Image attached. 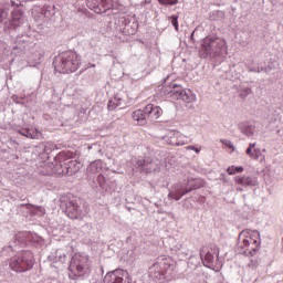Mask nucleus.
<instances>
[{
    "instance_id": "obj_25",
    "label": "nucleus",
    "mask_w": 283,
    "mask_h": 283,
    "mask_svg": "<svg viewBox=\"0 0 283 283\" xmlns=\"http://www.w3.org/2000/svg\"><path fill=\"white\" fill-rule=\"evenodd\" d=\"M124 106L125 99H123L120 95H115L111 101H108L107 105L109 112H114V109H116L117 107H120V109H123Z\"/></svg>"
},
{
    "instance_id": "obj_36",
    "label": "nucleus",
    "mask_w": 283,
    "mask_h": 283,
    "mask_svg": "<svg viewBox=\"0 0 283 283\" xmlns=\"http://www.w3.org/2000/svg\"><path fill=\"white\" fill-rule=\"evenodd\" d=\"M261 156H262V150L260 148H254L252 160H260Z\"/></svg>"
},
{
    "instance_id": "obj_1",
    "label": "nucleus",
    "mask_w": 283,
    "mask_h": 283,
    "mask_svg": "<svg viewBox=\"0 0 283 283\" xmlns=\"http://www.w3.org/2000/svg\"><path fill=\"white\" fill-rule=\"evenodd\" d=\"M81 163L70 158L67 153H59L54 157L53 161H44L43 169L41 170L42 176H74L81 171Z\"/></svg>"
},
{
    "instance_id": "obj_20",
    "label": "nucleus",
    "mask_w": 283,
    "mask_h": 283,
    "mask_svg": "<svg viewBox=\"0 0 283 283\" xmlns=\"http://www.w3.org/2000/svg\"><path fill=\"white\" fill-rule=\"evenodd\" d=\"M50 262H61V264H65L67 262V254L65 253V250L57 249L48 256Z\"/></svg>"
},
{
    "instance_id": "obj_34",
    "label": "nucleus",
    "mask_w": 283,
    "mask_h": 283,
    "mask_svg": "<svg viewBox=\"0 0 283 283\" xmlns=\"http://www.w3.org/2000/svg\"><path fill=\"white\" fill-rule=\"evenodd\" d=\"M220 143H222V145H224L226 147H229V149H232V151H235V146L233 145V143H231V140L221 139Z\"/></svg>"
},
{
    "instance_id": "obj_12",
    "label": "nucleus",
    "mask_w": 283,
    "mask_h": 283,
    "mask_svg": "<svg viewBox=\"0 0 283 283\" xmlns=\"http://www.w3.org/2000/svg\"><path fill=\"white\" fill-rule=\"evenodd\" d=\"M103 283H132L129 273L125 270L117 269L111 272H107L103 279Z\"/></svg>"
},
{
    "instance_id": "obj_14",
    "label": "nucleus",
    "mask_w": 283,
    "mask_h": 283,
    "mask_svg": "<svg viewBox=\"0 0 283 283\" xmlns=\"http://www.w3.org/2000/svg\"><path fill=\"white\" fill-rule=\"evenodd\" d=\"M87 7L90 10H94L96 14H105L108 10L114 9V0H91Z\"/></svg>"
},
{
    "instance_id": "obj_40",
    "label": "nucleus",
    "mask_w": 283,
    "mask_h": 283,
    "mask_svg": "<svg viewBox=\"0 0 283 283\" xmlns=\"http://www.w3.org/2000/svg\"><path fill=\"white\" fill-rule=\"evenodd\" d=\"M186 149H190L191 151H196L198 154L199 151H201L202 148H198L196 146H187Z\"/></svg>"
},
{
    "instance_id": "obj_4",
    "label": "nucleus",
    "mask_w": 283,
    "mask_h": 283,
    "mask_svg": "<svg viewBox=\"0 0 283 283\" xmlns=\"http://www.w3.org/2000/svg\"><path fill=\"white\" fill-rule=\"evenodd\" d=\"M260 244H262V240H260V232L258 230H243L239 234V242L237 247L242 255L253 258V255H256Z\"/></svg>"
},
{
    "instance_id": "obj_44",
    "label": "nucleus",
    "mask_w": 283,
    "mask_h": 283,
    "mask_svg": "<svg viewBox=\"0 0 283 283\" xmlns=\"http://www.w3.org/2000/svg\"><path fill=\"white\" fill-rule=\"evenodd\" d=\"M19 238H23V234L15 235V240H19Z\"/></svg>"
},
{
    "instance_id": "obj_27",
    "label": "nucleus",
    "mask_w": 283,
    "mask_h": 283,
    "mask_svg": "<svg viewBox=\"0 0 283 283\" xmlns=\"http://www.w3.org/2000/svg\"><path fill=\"white\" fill-rule=\"evenodd\" d=\"M12 101H13V103H17L18 105H25L27 107H28V105H30V103H32V99L28 96L19 97L18 95H13Z\"/></svg>"
},
{
    "instance_id": "obj_13",
    "label": "nucleus",
    "mask_w": 283,
    "mask_h": 283,
    "mask_svg": "<svg viewBox=\"0 0 283 283\" xmlns=\"http://www.w3.org/2000/svg\"><path fill=\"white\" fill-rule=\"evenodd\" d=\"M195 182L196 181L193 179H190L187 182L177 185L175 190L169 192V198H172V200H180L182 196H187L190 191L198 189V186H195Z\"/></svg>"
},
{
    "instance_id": "obj_11",
    "label": "nucleus",
    "mask_w": 283,
    "mask_h": 283,
    "mask_svg": "<svg viewBox=\"0 0 283 283\" xmlns=\"http://www.w3.org/2000/svg\"><path fill=\"white\" fill-rule=\"evenodd\" d=\"M11 6L14 8L11 13V20L9 21V24L4 25V28H12L13 30H17V28H21L23 23H25V14L23 13V10L19 8V3L11 1Z\"/></svg>"
},
{
    "instance_id": "obj_6",
    "label": "nucleus",
    "mask_w": 283,
    "mask_h": 283,
    "mask_svg": "<svg viewBox=\"0 0 283 283\" xmlns=\"http://www.w3.org/2000/svg\"><path fill=\"white\" fill-rule=\"evenodd\" d=\"M53 65L60 74H72L81 67V55L74 51H65L55 57Z\"/></svg>"
},
{
    "instance_id": "obj_29",
    "label": "nucleus",
    "mask_w": 283,
    "mask_h": 283,
    "mask_svg": "<svg viewBox=\"0 0 283 283\" xmlns=\"http://www.w3.org/2000/svg\"><path fill=\"white\" fill-rule=\"evenodd\" d=\"M97 182L102 189H107V179H105V176L103 174H99L97 176Z\"/></svg>"
},
{
    "instance_id": "obj_22",
    "label": "nucleus",
    "mask_w": 283,
    "mask_h": 283,
    "mask_svg": "<svg viewBox=\"0 0 283 283\" xmlns=\"http://www.w3.org/2000/svg\"><path fill=\"white\" fill-rule=\"evenodd\" d=\"M239 130L241 132V134H243V136L251 138L255 136V124L251 122L239 124Z\"/></svg>"
},
{
    "instance_id": "obj_42",
    "label": "nucleus",
    "mask_w": 283,
    "mask_h": 283,
    "mask_svg": "<svg viewBox=\"0 0 283 283\" xmlns=\"http://www.w3.org/2000/svg\"><path fill=\"white\" fill-rule=\"evenodd\" d=\"M249 266H250V269H255L258 266V262L251 260L250 263H249Z\"/></svg>"
},
{
    "instance_id": "obj_10",
    "label": "nucleus",
    "mask_w": 283,
    "mask_h": 283,
    "mask_svg": "<svg viewBox=\"0 0 283 283\" xmlns=\"http://www.w3.org/2000/svg\"><path fill=\"white\" fill-rule=\"evenodd\" d=\"M168 96L172 101H184V103L196 102V94L191 90H184L181 86L176 84L170 85V91H168Z\"/></svg>"
},
{
    "instance_id": "obj_17",
    "label": "nucleus",
    "mask_w": 283,
    "mask_h": 283,
    "mask_svg": "<svg viewBox=\"0 0 283 283\" xmlns=\"http://www.w3.org/2000/svg\"><path fill=\"white\" fill-rule=\"evenodd\" d=\"M146 112V116L149 120H156L163 116V108L160 106H155L154 104H148L144 108Z\"/></svg>"
},
{
    "instance_id": "obj_39",
    "label": "nucleus",
    "mask_w": 283,
    "mask_h": 283,
    "mask_svg": "<svg viewBox=\"0 0 283 283\" xmlns=\"http://www.w3.org/2000/svg\"><path fill=\"white\" fill-rule=\"evenodd\" d=\"M227 172L229 176H235V166L228 167Z\"/></svg>"
},
{
    "instance_id": "obj_19",
    "label": "nucleus",
    "mask_w": 283,
    "mask_h": 283,
    "mask_svg": "<svg viewBox=\"0 0 283 283\" xmlns=\"http://www.w3.org/2000/svg\"><path fill=\"white\" fill-rule=\"evenodd\" d=\"M102 171H103V160L101 159L92 161L86 168V174L88 178H94L96 174H101Z\"/></svg>"
},
{
    "instance_id": "obj_38",
    "label": "nucleus",
    "mask_w": 283,
    "mask_h": 283,
    "mask_svg": "<svg viewBox=\"0 0 283 283\" xmlns=\"http://www.w3.org/2000/svg\"><path fill=\"white\" fill-rule=\"evenodd\" d=\"M4 52H6V43L0 42V59H3Z\"/></svg>"
},
{
    "instance_id": "obj_33",
    "label": "nucleus",
    "mask_w": 283,
    "mask_h": 283,
    "mask_svg": "<svg viewBox=\"0 0 283 283\" xmlns=\"http://www.w3.org/2000/svg\"><path fill=\"white\" fill-rule=\"evenodd\" d=\"M249 72H255L256 74H260V72H266V67L264 66H249Z\"/></svg>"
},
{
    "instance_id": "obj_9",
    "label": "nucleus",
    "mask_w": 283,
    "mask_h": 283,
    "mask_svg": "<svg viewBox=\"0 0 283 283\" xmlns=\"http://www.w3.org/2000/svg\"><path fill=\"white\" fill-rule=\"evenodd\" d=\"M70 271L75 277H83L90 273V256L85 253H76L71 260Z\"/></svg>"
},
{
    "instance_id": "obj_41",
    "label": "nucleus",
    "mask_w": 283,
    "mask_h": 283,
    "mask_svg": "<svg viewBox=\"0 0 283 283\" xmlns=\"http://www.w3.org/2000/svg\"><path fill=\"white\" fill-rule=\"evenodd\" d=\"M234 171L235 174H242V171H244V168L242 166H234Z\"/></svg>"
},
{
    "instance_id": "obj_2",
    "label": "nucleus",
    "mask_w": 283,
    "mask_h": 283,
    "mask_svg": "<svg viewBox=\"0 0 283 283\" xmlns=\"http://www.w3.org/2000/svg\"><path fill=\"white\" fill-rule=\"evenodd\" d=\"M176 261L171 256H159L149 268V276L155 283L171 282L176 275Z\"/></svg>"
},
{
    "instance_id": "obj_31",
    "label": "nucleus",
    "mask_w": 283,
    "mask_h": 283,
    "mask_svg": "<svg viewBox=\"0 0 283 283\" xmlns=\"http://www.w3.org/2000/svg\"><path fill=\"white\" fill-rule=\"evenodd\" d=\"M255 146H256L255 143H250L249 144V146H248V148L245 150V154H247V156H249V158H253Z\"/></svg>"
},
{
    "instance_id": "obj_46",
    "label": "nucleus",
    "mask_w": 283,
    "mask_h": 283,
    "mask_svg": "<svg viewBox=\"0 0 283 283\" xmlns=\"http://www.w3.org/2000/svg\"><path fill=\"white\" fill-rule=\"evenodd\" d=\"M238 189V191H242V188H237Z\"/></svg>"
},
{
    "instance_id": "obj_3",
    "label": "nucleus",
    "mask_w": 283,
    "mask_h": 283,
    "mask_svg": "<svg viewBox=\"0 0 283 283\" xmlns=\"http://www.w3.org/2000/svg\"><path fill=\"white\" fill-rule=\"evenodd\" d=\"M60 209L63 213H66L67 218L71 220H78L87 213V208H85V201L72 193L62 195L60 197Z\"/></svg>"
},
{
    "instance_id": "obj_24",
    "label": "nucleus",
    "mask_w": 283,
    "mask_h": 283,
    "mask_svg": "<svg viewBox=\"0 0 283 283\" xmlns=\"http://www.w3.org/2000/svg\"><path fill=\"white\" fill-rule=\"evenodd\" d=\"M132 118L133 120H135V123H137V125H140L142 127H145V125H147L148 118L145 108L133 112Z\"/></svg>"
},
{
    "instance_id": "obj_16",
    "label": "nucleus",
    "mask_w": 283,
    "mask_h": 283,
    "mask_svg": "<svg viewBox=\"0 0 283 283\" xmlns=\"http://www.w3.org/2000/svg\"><path fill=\"white\" fill-rule=\"evenodd\" d=\"M135 167L146 174H151V171H156V169H158V165L149 157L137 159Z\"/></svg>"
},
{
    "instance_id": "obj_23",
    "label": "nucleus",
    "mask_w": 283,
    "mask_h": 283,
    "mask_svg": "<svg viewBox=\"0 0 283 283\" xmlns=\"http://www.w3.org/2000/svg\"><path fill=\"white\" fill-rule=\"evenodd\" d=\"M20 208L27 209V211H29L32 216H38L39 218H41V216H45V208H43L41 206H33L30 203H21Z\"/></svg>"
},
{
    "instance_id": "obj_18",
    "label": "nucleus",
    "mask_w": 283,
    "mask_h": 283,
    "mask_svg": "<svg viewBox=\"0 0 283 283\" xmlns=\"http://www.w3.org/2000/svg\"><path fill=\"white\" fill-rule=\"evenodd\" d=\"M234 182L237 185H241L242 187H255L258 185V178L247 175H243L242 177L237 176L234 178Z\"/></svg>"
},
{
    "instance_id": "obj_26",
    "label": "nucleus",
    "mask_w": 283,
    "mask_h": 283,
    "mask_svg": "<svg viewBox=\"0 0 283 283\" xmlns=\"http://www.w3.org/2000/svg\"><path fill=\"white\" fill-rule=\"evenodd\" d=\"M19 134H21V136H25V138H32L35 140L41 136V132L36 128H21Z\"/></svg>"
},
{
    "instance_id": "obj_28",
    "label": "nucleus",
    "mask_w": 283,
    "mask_h": 283,
    "mask_svg": "<svg viewBox=\"0 0 283 283\" xmlns=\"http://www.w3.org/2000/svg\"><path fill=\"white\" fill-rule=\"evenodd\" d=\"M36 149L39 150V154H51L52 153V148H50V146H48V144L45 143H41L36 146Z\"/></svg>"
},
{
    "instance_id": "obj_15",
    "label": "nucleus",
    "mask_w": 283,
    "mask_h": 283,
    "mask_svg": "<svg viewBox=\"0 0 283 283\" xmlns=\"http://www.w3.org/2000/svg\"><path fill=\"white\" fill-rule=\"evenodd\" d=\"M164 140L167 145H171L172 147H182V145H187V136L178 130H169L167 135L164 136Z\"/></svg>"
},
{
    "instance_id": "obj_7",
    "label": "nucleus",
    "mask_w": 283,
    "mask_h": 283,
    "mask_svg": "<svg viewBox=\"0 0 283 283\" xmlns=\"http://www.w3.org/2000/svg\"><path fill=\"white\" fill-rule=\"evenodd\" d=\"M8 262L11 271L25 273L34 268V253L30 250H22L11 256Z\"/></svg>"
},
{
    "instance_id": "obj_37",
    "label": "nucleus",
    "mask_w": 283,
    "mask_h": 283,
    "mask_svg": "<svg viewBox=\"0 0 283 283\" xmlns=\"http://www.w3.org/2000/svg\"><path fill=\"white\" fill-rule=\"evenodd\" d=\"M250 94H251V87H245L240 92L241 98H247V96H249Z\"/></svg>"
},
{
    "instance_id": "obj_35",
    "label": "nucleus",
    "mask_w": 283,
    "mask_h": 283,
    "mask_svg": "<svg viewBox=\"0 0 283 283\" xmlns=\"http://www.w3.org/2000/svg\"><path fill=\"white\" fill-rule=\"evenodd\" d=\"M170 20H171V25L175 28L176 32H178V15H171L170 17Z\"/></svg>"
},
{
    "instance_id": "obj_45",
    "label": "nucleus",
    "mask_w": 283,
    "mask_h": 283,
    "mask_svg": "<svg viewBox=\"0 0 283 283\" xmlns=\"http://www.w3.org/2000/svg\"><path fill=\"white\" fill-rule=\"evenodd\" d=\"M193 34H195V32H192L190 35L191 41H193Z\"/></svg>"
},
{
    "instance_id": "obj_43",
    "label": "nucleus",
    "mask_w": 283,
    "mask_h": 283,
    "mask_svg": "<svg viewBox=\"0 0 283 283\" xmlns=\"http://www.w3.org/2000/svg\"><path fill=\"white\" fill-rule=\"evenodd\" d=\"M4 251H12V245H9L8 248H4Z\"/></svg>"
},
{
    "instance_id": "obj_8",
    "label": "nucleus",
    "mask_w": 283,
    "mask_h": 283,
    "mask_svg": "<svg viewBox=\"0 0 283 283\" xmlns=\"http://www.w3.org/2000/svg\"><path fill=\"white\" fill-rule=\"evenodd\" d=\"M201 52L205 56H227V41L222 38L207 36L202 40Z\"/></svg>"
},
{
    "instance_id": "obj_5",
    "label": "nucleus",
    "mask_w": 283,
    "mask_h": 283,
    "mask_svg": "<svg viewBox=\"0 0 283 283\" xmlns=\"http://www.w3.org/2000/svg\"><path fill=\"white\" fill-rule=\"evenodd\" d=\"M34 42L28 35L17 38L15 45L12 49L11 54L14 56H27L31 63L39 65L43 54L36 52L34 49Z\"/></svg>"
},
{
    "instance_id": "obj_32",
    "label": "nucleus",
    "mask_w": 283,
    "mask_h": 283,
    "mask_svg": "<svg viewBox=\"0 0 283 283\" xmlns=\"http://www.w3.org/2000/svg\"><path fill=\"white\" fill-rule=\"evenodd\" d=\"M158 3H160V6H176L178 0H158Z\"/></svg>"
},
{
    "instance_id": "obj_21",
    "label": "nucleus",
    "mask_w": 283,
    "mask_h": 283,
    "mask_svg": "<svg viewBox=\"0 0 283 283\" xmlns=\"http://www.w3.org/2000/svg\"><path fill=\"white\" fill-rule=\"evenodd\" d=\"M200 258L203 262V265H206L208 269L214 266L216 256L213 255V252L203 249L200 251Z\"/></svg>"
},
{
    "instance_id": "obj_30",
    "label": "nucleus",
    "mask_w": 283,
    "mask_h": 283,
    "mask_svg": "<svg viewBox=\"0 0 283 283\" xmlns=\"http://www.w3.org/2000/svg\"><path fill=\"white\" fill-rule=\"evenodd\" d=\"M8 9L3 6H0V23H3L8 19Z\"/></svg>"
}]
</instances>
